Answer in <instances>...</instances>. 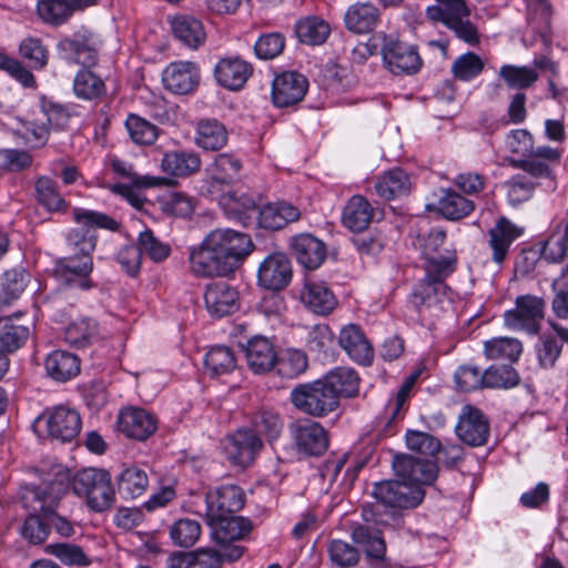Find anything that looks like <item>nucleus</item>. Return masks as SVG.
<instances>
[{
  "mask_svg": "<svg viewBox=\"0 0 568 568\" xmlns=\"http://www.w3.org/2000/svg\"><path fill=\"white\" fill-rule=\"evenodd\" d=\"M204 365L211 377H219L231 373L236 367V359L230 347L217 345L206 353Z\"/></svg>",
  "mask_w": 568,
  "mask_h": 568,
  "instance_id": "864d4df0",
  "label": "nucleus"
},
{
  "mask_svg": "<svg viewBox=\"0 0 568 568\" xmlns=\"http://www.w3.org/2000/svg\"><path fill=\"white\" fill-rule=\"evenodd\" d=\"M335 334L326 324L310 328L306 337L307 349L320 359H327L335 353Z\"/></svg>",
  "mask_w": 568,
  "mask_h": 568,
  "instance_id": "8fccbe9b",
  "label": "nucleus"
},
{
  "mask_svg": "<svg viewBox=\"0 0 568 568\" xmlns=\"http://www.w3.org/2000/svg\"><path fill=\"white\" fill-rule=\"evenodd\" d=\"M375 500L390 509H409L417 507L425 497L423 487L408 485L403 480H382L373 486Z\"/></svg>",
  "mask_w": 568,
  "mask_h": 568,
  "instance_id": "423d86ee",
  "label": "nucleus"
},
{
  "mask_svg": "<svg viewBox=\"0 0 568 568\" xmlns=\"http://www.w3.org/2000/svg\"><path fill=\"white\" fill-rule=\"evenodd\" d=\"M248 367L255 374L270 372L277 362L273 343L263 336H254L244 348Z\"/></svg>",
  "mask_w": 568,
  "mask_h": 568,
  "instance_id": "c85d7f7f",
  "label": "nucleus"
},
{
  "mask_svg": "<svg viewBox=\"0 0 568 568\" xmlns=\"http://www.w3.org/2000/svg\"><path fill=\"white\" fill-rule=\"evenodd\" d=\"M352 539L355 544L365 547V552L374 559H382L386 551L384 539L377 531H373L368 526L356 525L352 529Z\"/></svg>",
  "mask_w": 568,
  "mask_h": 568,
  "instance_id": "13d9d810",
  "label": "nucleus"
},
{
  "mask_svg": "<svg viewBox=\"0 0 568 568\" xmlns=\"http://www.w3.org/2000/svg\"><path fill=\"white\" fill-rule=\"evenodd\" d=\"M93 257H79V254L59 258L55 262L54 274L59 282L70 288L90 290L93 287L91 273L93 272Z\"/></svg>",
  "mask_w": 568,
  "mask_h": 568,
  "instance_id": "9b49d317",
  "label": "nucleus"
},
{
  "mask_svg": "<svg viewBox=\"0 0 568 568\" xmlns=\"http://www.w3.org/2000/svg\"><path fill=\"white\" fill-rule=\"evenodd\" d=\"M301 300L308 310L318 315L332 313L337 305V300L324 283L311 280L305 282Z\"/></svg>",
  "mask_w": 568,
  "mask_h": 568,
  "instance_id": "f704fd0d",
  "label": "nucleus"
},
{
  "mask_svg": "<svg viewBox=\"0 0 568 568\" xmlns=\"http://www.w3.org/2000/svg\"><path fill=\"white\" fill-rule=\"evenodd\" d=\"M164 213L178 217H187L194 211L195 200L183 192H171L160 200Z\"/></svg>",
  "mask_w": 568,
  "mask_h": 568,
  "instance_id": "774afa93",
  "label": "nucleus"
},
{
  "mask_svg": "<svg viewBox=\"0 0 568 568\" xmlns=\"http://www.w3.org/2000/svg\"><path fill=\"white\" fill-rule=\"evenodd\" d=\"M258 283L271 291L286 287L292 280L291 261L284 253L267 255L257 272Z\"/></svg>",
  "mask_w": 568,
  "mask_h": 568,
  "instance_id": "a211bd4d",
  "label": "nucleus"
},
{
  "mask_svg": "<svg viewBox=\"0 0 568 568\" xmlns=\"http://www.w3.org/2000/svg\"><path fill=\"white\" fill-rule=\"evenodd\" d=\"M253 248L254 244L248 234L232 229H215L199 246L191 248V272L199 277L227 276L242 264Z\"/></svg>",
  "mask_w": 568,
  "mask_h": 568,
  "instance_id": "f257e3e1",
  "label": "nucleus"
},
{
  "mask_svg": "<svg viewBox=\"0 0 568 568\" xmlns=\"http://www.w3.org/2000/svg\"><path fill=\"white\" fill-rule=\"evenodd\" d=\"M221 556L213 549H197L191 552L173 554L169 568H221Z\"/></svg>",
  "mask_w": 568,
  "mask_h": 568,
  "instance_id": "37998d69",
  "label": "nucleus"
},
{
  "mask_svg": "<svg viewBox=\"0 0 568 568\" xmlns=\"http://www.w3.org/2000/svg\"><path fill=\"white\" fill-rule=\"evenodd\" d=\"M523 344L514 337H493L484 342V355L488 361L517 362Z\"/></svg>",
  "mask_w": 568,
  "mask_h": 568,
  "instance_id": "09e8293b",
  "label": "nucleus"
},
{
  "mask_svg": "<svg viewBox=\"0 0 568 568\" xmlns=\"http://www.w3.org/2000/svg\"><path fill=\"white\" fill-rule=\"evenodd\" d=\"M409 175L400 168H393L378 178L375 191L386 201L407 195L410 191Z\"/></svg>",
  "mask_w": 568,
  "mask_h": 568,
  "instance_id": "4c0bfd02",
  "label": "nucleus"
},
{
  "mask_svg": "<svg viewBox=\"0 0 568 568\" xmlns=\"http://www.w3.org/2000/svg\"><path fill=\"white\" fill-rule=\"evenodd\" d=\"M72 216L79 226L68 232L67 244L72 254L78 253L79 257L92 256L98 241L94 229L116 232L121 226L120 222L105 213L82 207H74Z\"/></svg>",
  "mask_w": 568,
  "mask_h": 568,
  "instance_id": "20e7f679",
  "label": "nucleus"
},
{
  "mask_svg": "<svg viewBox=\"0 0 568 568\" xmlns=\"http://www.w3.org/2000/svg\"><path fill=\"white\" fill-rule=\"evenodd\" d=\"M252 425L255 434L264 436L268 442L275 440L283 429L280 415L267 408H261L254 414Z\"/></svg>",
  "mask_w": 568,
  "mask_h": 568,
  "instance_id": "bf43d9fd",
  "label": "nucleus"
},
{
  "mask_svg": "<svg viewBox=\"0 0 568 568\" xmlns=\"http://www.w3.org/2000/svg\"><path fill=\"white\" fill-rule=\"evenodd\" d=\"M290 432L300 453L321 456L328 448V434L317 422L308 418L297 419L290 425Z\"/></svg>",
  "mask_w": 568,
  "mask_h": 568,
  "instance_id": "f8f14e48",
  "label": "nucleus"
},
{
  "mask_svg": "<svg viewBox=\"0 0 568 568\" xmlns=\"http://www.w3.org/2000/svg\"><path fill=\"white\" fill-rule=\"evenodd\" d=\"M342 393H292V402L300 410L313 415L324 416L337 408ZM345 397L353 398L358 393H343Z\"/></svg>",
  "mask_w": 568,
  "mask_h": 568,
  "instance_id": "393cba45",
  "label": "nucleus"
},
{
  "mask_svg": "<svg viewBox=\"0 0 568 568\" xmlns=\"http://www.w3.org/2000/svg\"><path fill=\"white\" fill-rule=\"evenodd\" d=\"M530 13L528 21L532 30H537L544 44L549 48L550 40V6L547 0H527Z\"/></svg>",
  "mask_w": 568,
  "mask_h": 568,
  "instance_id": "4d7b16f0",
  "label": "nucleus"
},
{
  "mask_svg": "<svg viewBox=\"0 0 568 568\" xmlns=\"http://www.w3.org/2000/svg\"><path fill=\"white\" fill-rule=\"evenodd\" d=\"M201 525L193 519H179L170 528V537L175 546L189 548L200 538Z\"/></svg>",
  "mask_w": 568,
  "mask_h": 568,
  "instance_id": "0e129e2a",
  "label": "nucleus"
},
{
  "mask_svg": "<svg viewBox=\"0 0 568 568\" xmlns=\"http://www.w3.org/2000/svg\"><path fill=\"white\" fill-rule=\"evenodd\" d=\"M116 485L122 498L135 499L148 489L149 476L142 467L130 465L124 467L116 476Z\"/></svg>",
  "mask_w": 568,
  "mask_h": 568,
  "instance_id": "a19ab883",
  "label": "nucleus"
},
{
  "mask_svg": "<svg viewBox=\"0 0 568 568\" xmlns=\"http://www.w3.org/2000/svg\"><path fill=\"white\" fill-rule=\"evenodd\" d=\"M202 165L201 156L192 150H173L164 153L162 171L173 178H189L196 174Z\"/></svg>",
  "mask_w": 568,
  "mask_h": 568,
  "instance_id": "cd10ccee",
  "label": "nucleus"
},
{
  "mask_svg": "<svg viewBox=\"0 0 568 568\" xmlns=\"http://www.w3.org/2000/svg\"><path fill=\"white\" fill-rule=\"evenodd\" d=\"M242 161L235 154L220 153L206 168V179L201 186V194L217 199L224 189L237 180Z\"/></svg>",
  "mask_w": 568,
  "mask_h": 568,
  "instance_id": "0eeeda50",
  "label": "nucleus"
},
{
  "mask_svg": "<svg viewBox=\"0 0 568 568\" xmlns=\"http://www.w3.org/2000/svg\"><path fill=\"white\" fill-rule=\"evenodd\" d=\"M329 32L328 23L318 17H308L298 21L295 26V33L298 40L312 45L324 43Z\"/></svg>",
  "mask_w": 568,
  "mask_h": 568,
  "instance_id": "6e6d98bb",
  "label": "nucleus"
},
{
  "mask_svg": "<svg viewBox=\"0 0 568 568\" xmlns=\"http://www.w3.org/2000/svg\"><path fill=\"white\" fill-rule=\"evenodd\" d=\"M523 234V229L507 217L501 216L489 229L487 244L491 251V261L501 265L509 254L513 243Z\"/></svg>",
  "mask_w": 568,
  "mask_h": 568,
  "instance_id": "412c9836",
  "label": "nucleus"
},
{
  "mask_svg": "<svg viewBox=\"0 0 568 568\" xmlns=\"http://www.w3.org/2000/svg\"><path fill=\"white\" fill-rule=\"evenodd\" d=\"M382 22V13L371 2H356L344 14L345 28L354 34L373 32Z\"/></svg>",
  "mask_w": 568,
  "mask_h": 568,
  "instance_id": "b1692460",
  "label": "nucleus"
},
{
  "mask_svg": "<svg viewBox=\"0 0 568 568\" xmlns=\"http://www.w3.org/2000/svg\"><path fill=\"white\" fill-rule=\"evenodd\" d=\"M59 470H65L69 475V489L80 498H84L85 505L91 511L103 513L109 510L115 501V491L111 474L105 469L83 468L75 474L62 466H54L50 479H54Z\"/></svg>",
  "mask_w": 568,
  "mask_h": 568,
  "instance_id": "7ed1b4c3",
  "label": "nucleus"
},
{
  "mask_svg": "<svg viewBox=\"0 0 568 568\" xmlns=\"http://www.w3.org/2000/svg\"><path fill=\"white\" fill-rule=\"evenodd\" d=\"M455 433L464 444L470 447L484 446L490 436L489 419L479 408L466 404L459 413Z\"/></svg>",
  "mask_w": 568,
  "mask_h": 568,
  "instance_id": "1a4fd4ad",
  "label": "nucleus"
},
{
  "mask_svg": "<svg viewBox=\"0 0 568 568\" xmlns=\"http://www.w3.org/2000/svg\"><path fill=\"white\" fill-rule=\"evenodd\" d=\"M457 256L454 250H445L444 254L425 257V276L428 280L445 283L456 270Z\"/></svg>",
  "mask_w": 568,
  "mask_h": 568,
  "instance_id": "603ef678",
  "label": "nucleus"
},
{
  "mask_svg": "<svg viewBox=\"0 0 568 568\" xmlns=\"http://www.w3.org/2000/svg\"><path fill=\"white\" fill-rule=\"evenodd\" d=\"M545 301L534 295H520L516 307L504 314L505 325L513 331H524L530 335L539 332L544 318Z\"/></svg>",
  "mask_w": 568,
  "mask_h": 568,
  "instance_id": "6e6552de",
  "label": "nucleus"
},
{
  "mask_svg": "<svg viewBox=\"0 0 568 568\" xmlns=\"http://www.w3.org/2000/svg\"><path fill=\"white\" fill-rule=\"evenodd\" d=\"M65 470H59L54 479H48L40 485H24L20 489V503L28 511L21 527V535L29 542L40 545L50 534V525L45 517L53 514V508L60 506L62 498L69 491L70 480Z\"/></svg>",
  "mask_w": 568,
  "mask_h": 568,
  "instance_id": "f03ea898",
  "label": "nucleus"
},
{
  "mask_svg": "<svg viewBox=\"0 0 568 568\" xmlns=\"http://www.w3.org/2000/svg\"><path fill=\"white\" fill-rule=\"evenodd\" d=\"M57 49L61 58L84 68H93L98 64V50L92 41V34L88 31L75 32L71 37L61 39Z\"/></svg>",
  "mask_w": 568,
  "mask_h": 568,
  "instance_id": "dca6fc26",
  "label": "nucleus"
},
{
  "mask_svg": "<svg viewBox=\"0 0 568 568\" xmlns=\"http://www.w3.org/2000/svg\"><path fill=\"white\" fill-rule=\"evenodd\" d=\"M374 209L363 195H353L342 212V223L352 232H363L373 221Z\"/></svg>",
  "mask_w": 568,
  "mask_h": 568,
  "instance_id": "72a5a7b5",
  "label": "nucleus"
},
{
  "mask_svg": "<svg viewBox=\"0 0 568 568\" xmlns=\"http://www.w3.org/2000/svg\"><path fill=\"white\" fill-rule=\"evenodd\" d=\"M98 334V324L90 317L77 318L64 329V341L74 347H85Z\"/></svg>",
  "mask_w": 568,
  "mask_h": 568,
  "instance_id": "5fc2aeb1",
  "label": "nucleus"
},
{
  "mask_svg": "<svg viewBox=\"0 0 568 568\" xmlns=\"http://www.w3.org/2000/svg\"><path fill=\"white\" fill-rule=\"evenodd\" d=\"M19 53L34 70L45 68L49 61V51L39 38L29 37L22 40Z\"/></svg>",
  "mask_w": 568,
  "mask_h": 568,
  "instance_id": "69168bd1",
  "label": "nucleus"
},
{
  "mask_svg": "<svg viewBox=\"0 0 568 568\" xmlns=\"http://www.w3.org/2000/svg\"><path fill=\"white\" fill-rule=\"evenodd\" d=\"M204 302L210 315L215 317L231 315L240 307L237 290L224 282L209 284L204 292Z\"/></svg>",
  "mask_w": 568,
  "mask_h": 568,
  "instance_id": "aec40b11",
  "label": "nucleus"
},
{
  "mask_svg": "<svg viewBox=\"0 0 568 568\" xmlns=\"http://www.w3.org/2000/svg\"><path fill=\"white\" fill-rule=\"evenodd\" d=\"M205 504L206 519H220L240 511L245 505V494L237 485H221L205 494Z\"/></svg>",
  "mask_w": 568,
  "mask_h": 568,
  "instance_id": "ddd939ff",
  "label": "nucleus"
},
{
  "mask_svg": "<svg viewBox=\"0 0 568 568\" xmlns=\"http://www.w3.org/2000/svg\"><path fill=\"white\" fill-rule=\"evenodd\" d=\"M34 192L38 204L49 212H64L68 203L61 194L54 180L49 176H39L34 182Z\"/></svg>",
  "mask_w": 568,
  "mask_h": 568,
  "instance_id": "49530a36",
  "label": "nucleus"
},
{
  "mask_svg": "<svg viewBox=\"0 0 568 568\" xmlns=\"http://www.w3.org/2000/svg\"><path fill=\"white\" fill-rule=\"evenodd\" d=\"M224 213L233 220L246 225L256 211L254 197L245 192L233 191L227 194H220L216 199Z\"/></svg>",
  "mask_w": 568,
  "mask_h": 568,
  "instance_id": "c9c22d12",
  "label": "nucleus"
},
{
  "mask_svg": "<svg viewBox=\"0 0 568 568\" xmlns=\"http://www.w3.org/2000/svg\"><path fill=\"white\" fill-rule=\"evenodd\" d=\"M474 210L475 204L471 200H468L452 189L442 190V195L437 203V211L445 219L457 221L468 216Z\"/></svg>",
  "mask_w": 568,
  "mask_h": 568,
  "instance_id": "c03bdc74",
  "label": "nucleus"
},
{
  "mask_svg": "<svg viewBox=\"0 0 568 568\" xmlns=\"http://www.w3.org/2000/svg\"><path fill=\"white\" fill-rule=\"evenodd\" d=\"M485 68V61L474 52L459 55L452 64V73L456 80L468 82L478 77Z\"/></svg>",
  "mask_w": 568,
  "mask_h": 568,
  "instance_id": "e2e57ef3",
  "label": "nucleus"
},
{
  "mask_svg": "<svg viewBox=\"0 0 568 568\" xmlns=\"http://www.w3.org/2000/svg\"><path fill=\"white\" fill-rule=\"evenodd\" d=\"M171 24L173 34L189 48L197 49L204 43L206 33L201 20L191 16H179Z\"/></svg>",
  "mask_w": 568,
  "mask_h": 568,
  "instance_id": "a18cd8bd",
  "label": "nucleus"
},
{
  "mask_svg": "<svg viewBox=\"0 0 568 568\" xmlns=\"http://www.w3.org/2000/svg\"><path fill=\"white\" fill-rule=\"evenodd\" d=\"M447 285L426 277L414 285L409 295V303L416 311L436 306L446 296Z\"/></svg>",
  "mask_w": 568,
  "mask_h": 568,
  "instance_id": "79ce46f5",
  "label": "nucleus"
},
{
  "mask_svg": "<svg viewBox=\"0 0 568 568\" xmlns=\"http://www.w3.org/2000/svg\"><path fill=\"white\" fill-rule=\"evenodd\" d=\"M229 140L226 128L215 119H202L195 128V144L205 151H219Z\"/></svg>",
  "mask_w": 568,
  "mask_h": 568,
  "instance_id": "ea45409f",
  "label": "nucleus"
},
{
  "mask_svg": "<svg viewBox=\"0 0 568 568\" xmlns=\"http://www.w3.org/2000/svg\"><path fill=\"white\" fill-rule=\"evenodd\" d=\"M291 248L297 262L305 268H317L326 257L325 244L308 233L292 237Z\"/></svg>",
  "mask_w": 568,
  "mask_h": 568,
  "instance_id": "bb28decb",
  "label": "nucleus"
},
{
  "mask_svg": "<svg viewBox=\"0 0 568 568\" xmlns=\"http://www.w3.org/2000/svg\"><path fill=\"white\" fill-rule=\"evenodd\" d=\"M39 17L47 23L60 26L64 23L74 12L64 0H40L37 4Z\"/></svg>",
  "mask_w": 568,
  "mask_h": 568,
  "instance_id": "680f3d73",
  "label": "nucleus"
},
{
  "mask_svg": "<svg viewBox=\"0 0 568 568\" xmlns=\"http://www.w3.org/2000/svg\"><path fill=\"white\" fill-rule=\"evenodd\" d=\"M359 384L361 377L354 368L338 366L313 384H301L293 390H358Z\"/></svg>",
  "mask_w": 568,
  "mask_h": 568,
  "instance_id": "4be33fe9",
  "label": "nucleus"
},
{
  "mask_svg": "<svg viewBox=\"0 0 568 568\" xmlns=\"http://www.w3.org/2000/svg\"><path fill=\"white\" fill-rule=\"evenodd\" d=\"M498 74L511 89H526L538 80L536 70L528 67L506 64Z\"/></svg>",
  "mask_w": 568,
  "mask_h": 568,
  "instance_id": "338daca9",
  "label": "nucleus"
},
{
  "mask_svg": "<svg viewBox=\"0 0 568 568\" xmlns=\"http://www.w3.org/2000/svg\"><path fill=\"white\" fill-rule=\"evenodd\" d=\"M47 374L57 382H67L80 373V359L72 353L57 349L44 362Z\"/></svg>",
  "mask_w": 568,
  "mask_h": 568,
  "instance_id": "58836bf2",
  "label": "nucleus"
},
{
  "mask_svg": "<svg viewBox=\"0 0 568 568\" xmlns=\"http://www.w3.org/2000/svg\"><path fill=\"white\" fill-rule=\"evenodd\" d=\"M338 344L353 362L363 366L373 364L374 348L358 325L344 326L338 335Z\"/></svg>",
  "mask_w": 568,
  "mask_h": 568,
  "instance_id": "6ab92c4d",
  "label": "nucleus"
},
{
  "mask_svg": "<svg viewBox=\"0 0 568 568\" xmlns=\"http://www.w3.org/2000/svg\"><path fill=\"white\" fill-rule=\"evenodd\" d=\"M378 37L385 40L382 54L392 73L412 75L420 70L423 60L416 47L393 39L387 40L385 33H379Z\"/></svg>",
  "mask_w": 568,
  "mask_h": 568,
  "instance_id": "9d476101",
  "label": "nucleus"
},
{
  "mask_svg": "<svg viewBox=\"0 0 568 568\" xmlns=\"http://www.w3.org/2000/svg\"><path fill=\"white\" fill-rule=\"evenodd\" d=\"M21 312L0 318V352L4 355L14 353L21 348L29 338L30 328L19 323Z\"/></svg>",
  "mask_w": 568,
  "mask_h": 568,
  "instance_id": "473e14b6",
  "label": "nucleus"
},
{
  "mask_svg": "<svg viewBox=\"0 0 568 568\" xmlns=\"http://www.w3.org/2000/svg\"><path fill=\"white\" fill-rule=\"evenodd\" d=\"M253 72L252 65L240 58L221 59L214 69L217 82L229 89H241Z\"/></svg>",
  "mask_w": 568,
  "mask_h": 568,
  "instance_id": "c756f323",
  "label": "nucleus"
},
{
  "mask_svg": "<svg viewBox=\"0 0 568 568\" xmlns=\"http://www.w3.org/2000/svg\"><path fill=\"white\" fill-rule=\"evenodd\" d=\"M262 448V439L250 428H239L226 437V456L234 465L241 467L251 465Z\"/></svg>",
  "mask_w": 568,
  "mask_h": 568,
  "instance_id": "2eb2a0df",
  "label": "nucleus"
},
{
  "mask_svg": "<svg viewBox=\"0 0 568 568\" xmlns=\"http://www.w3.org/2000/svg\"><path fill=\"white\" fill-rule=\"evenodd\" d=\"M484 387L510 389L521 385V378L516 368L510 365H490L483 371Z\"/></svg>",
  "mask_w": 568,
  "mask_h": 568,
  "instance_id": "3c124183",
  "label": "nucleus"
},
{
  "mask_svg": "<svg viewBox=\"0 0 568 568\" xmlns=\"http://www.w3.org/2000/svg\"><path fill=\"white\" fill-rule=\"evenodd\" d=\"M73 91L78 99L94 101L106 93V87L101 77L91 71V68L80 70L73 80Z\"/></svg>",
  "mask_w": 568,
  "mask_h": 568,
  "instance_id": "de8ad7c7",
  "label": "nucleus"
},
{
  "mask_svg": "<svg viewBox=\"0 0 568 568\" xmlns=\"http://www.w3.org/2000/svg\"><path fill=\"white\" fill-rule=\"evenodd\" d=\"M125 128L131 140L139 145H151L159 135L158 128L153 123L133 113L126 118Z\"/></svg>",
  "mask_w": 568,
  "mask_h": 568,
  "instance_id": "052dcab7",
  "label": "nucleus"
},
{
  "mask_svg": "<svg viewBox=\"0 0 568 568\" xmlns=\"http://www.w3.org/2000/svg\"><path fill=\"white\" fill-rule=\"evenodd\" d=\"M301 211L286 202L267 203L258 211V226L265 230L277 231L290 223L298 221Z\"/></svg>",
  "mask_w": 568,
  "mask_h": 568,
  "instance_id": "7c9ffc66",
  "label": "nucleus"
},
{
  "mask_svg": "<svg viewBox=\"0 0 568 568\" xmlns=\"http://www.w3.org/2000/svg\"><path fill=\"white\" fill-rule=\"evenodd\" d=\"M308 89V80L295 71H286L275 77L272 84V101L278 108L294 105L303 100Z\"/></svg>",
  "mask_w": 568,
  "mask_h": 568,
  "instance_id": "f3484780",
  "label": "nucleus"
},
{
  "mask_svg": "<svg viewBox=\"0 0 568 568\" xmlns=\"http://www.w3.org/2000/svg\"><path fill=\"white\" fill-rule=\"evenodd\" d=\"M162 81L169 91L176 94H186L199 84V68L190 61L173 62L164 69Z\"/></svg>",
  "mask_w": 568,
  "mask_h": 568,
  "instance_id": "5701e85b",
  "label": "nucleus"
},
{
  "mask_svg": "<svg viewBox=\"0 0 568 568\" xmlns=\"http://www.w3.org/2000/svg\"><path fill=\"white\" fill-rule=\"evenodd\" d=\"M206 521L214 529L217 542L240 540L248 535L253 527L248 518L235 516L234 514L220 519H206Z\"/></svg>",
  "mask_w": 568,
  "mask_h": 568,
  "instance_id": "e433bc0d",
  "label": "nucleus"
},
{
  "mask_svg": "<svg viewBox=\"0 0 568 568\" xmlns=\"http://www.w3.org/2000/svg\"><path fill=\"white\" fill-rule=\"evenodd\" d=\"M47 428L52 438L71 442L81 429V419L74 409L59 406L50 414Z\"/></svg>",
  "mask_w": 568,
  "mask_h": 568,
  "instance_id": "2f4dec72",
  "label": "nucleus"
},
{
  "mask_svg": "<svg viewBox=\"0 0 568 568\" xmlns=\"http://www.w3.org/2000/svg\"><path fill=\"white\" fill-rule=\"evenodd\" d=\"M119 429L126 437L145 440L156 429L154 416L142 408H128L120 413Z\"/></svg>",
  "mask_w": 568,
  "mask_h": 568,
  "instance_id": "a878e982",
  "label": "nucleus"
},
{
  "mask_svg": "<svg viewBox=\"0 0 568 568\" xmlns=\"http://www.w3.org/2000/svg\"><path fill=\"white\" fill-rule=\"evenodd\" d=\"M397 477L408 485H432L438 475V466L429 459L417 458L410 455H396L392 462Z\"/></svg>",
  "mask_w": 568,
  "mask_h": 568,
  "instance_id": "4468645a",
  "label": "nucleus"
},
{
  "mask_svg": "<svg viewBox=\"0 0 568 568\" xmlns=\"http://www.w3.org/2000/svg\"><path fill=\"white\" fill-rule=\"evenodd\" d=\"M426 8V18L448 28L457 39L469 45H477L480 36L477 27L469 20L470 10L465 0H435Z\"/></svg>",
  "mask_w": 568,
  "mask_h": 568,
  "instance_id": "39448f33",
  "label": "nucleus"
}]
</instances>
